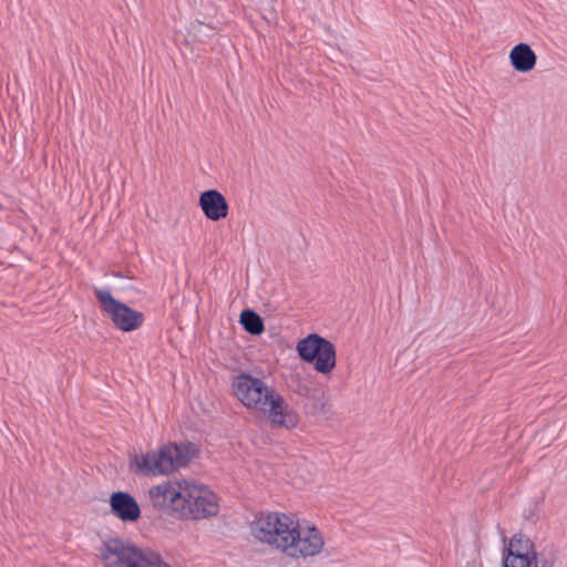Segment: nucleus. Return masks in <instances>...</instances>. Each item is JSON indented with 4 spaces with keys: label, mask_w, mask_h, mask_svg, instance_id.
I'll list each match as a JSON object with an SVG mask.
<instances>
[{
    "label": "nucleus",
    "mask_w": 567,
    "mask_h": 567,
    "mask_svg": "<svg viewBox=\"0 0 567 567\" xmlns=\"http://www.w3.org/2000/svg\"><path fill=\"white\" fill-rule=\"evenodd\" d=\"M296 350L303 362L312 363L315 370L321 374H328L336 368L334 344L318 333H310L299 340Z\"/></svg>",
    "instance_id": "nucleus-5"
},
{
    "label": "nucleus",
    "mask_w": 567,
    "mask_h": 567,
    "mask_svg": "<svg viewBox=\"0 0 567 567\" xmlns=\"http://www.w3.org/2000/svg\"><path fill=\"white\" fill-rule=\"evenodd\" d=\"M324 546L322 533L316 525L301 526L298 522L289 543H285L286 556L295 559L315 557Z\"/></svg>",
    "instance_id": "nucleus-8"
},
{
    "label": "nucleus",
    "mask_w": 567,
    "mask_h": 567,
    "mask_svg": "<svg viewBox=\"0 0 567 567\" xmlns=\"http://www.w3.org/2000/svg\"><path fill=\"white\" fill-rule=\"evenodd\" d=\"M509 60L514 70L527 73L537 62V55L527 43H518L509 52Z\"/></svg>",
    "instance_id": "nucleus-12"
},
{
    "label": "nucleus",
    "mask_w": 567,
    "mask_h": 567,
    "mask_svg": "<svg viewBox=\"0 0 567 567\" xmlns=\"http://www.w3.org/2000/svg\"><path fill=\"white\" fill-rule=\"evenodd\" d=\"M99 553L104 567H171L158 551L121 537L103 540Z\"/></svg>",
    "instance_id": "nucleus-3"
},
{
    "label": "nucleus",
    "mask_w": 567,
    "mask_h": 567,
    "mask_svg": "<svg viewBox=\"0 0 567 567\" xmlns=\"http://www.w3.org/2000/svg\"><path fill=\"white\" fill-rule=\"evenodd\" d=\"M239 322L244 330L252 336H259L265 330L262 318L251 309L241 311Z\"/></svg>",
    "instance_id": "nucleus-13"
},
{
    "label": "nucleus",
    "mask_w": 567,
    "mask_h": 567,
    "mask_svg": "<svg viewBox=\"0 0 567 567\" xmlns=\"http://www.w3.org/2000/svg\"><path fill=\"white\" fill-rule=\"evenodd\" d=\"M198 205L205 217L212 221H218L228 215L229 205L225 196L217 189L203 192L199 195Z\"/></svg>",
    "instance_id": "nucleus-11"
},
{
    "label": "nucleus",
    "mask_w": 567,
    "mask_h": 567,
    "mask_svg": "<svg viewBox=\"0 0 567 567\" xmlns=\"http://www.w3.org/2000/svg\"><path fill=\"white\" fill-rule=\"evenodd\" d=\"M298 522L292 516L284 513H261L250 524V532L259 542L286 554L285 543L290 542V537L298 527Z\"/></svg>",
    "instance_id": "nucleus-4"
},
{
    "label": "nucleus",
    "mask_w": 567,
    "mask_h": 567,
    "mask_svg": "<svg viewBox=\"0 0 567 567\" xmlns=\"http://www.w3.org/2000/svg\"><path fill=\"white\" fill-rule=\"evenodd\" d=\"M153 507L165 514L181 518L182 506L185 504V486H174L171 482L158 484L150 489Z\"/></svg>",
    "instance_id": "nucleus-9"
},
{
    "label": "nucleus",
    "mask_w": 567,
    "mask_h": 567,
    "mask_svg": "<svg viewBox=\"0 0 567 567\" xmlns=\"http://www.w3.org/2000/svg\"><path fill=\"white\" fill-rule=\"evenodd\" d=\"M94 295L100 302L101 310L110 318L116 329L130 332L138 329L144 323V313L115 299L109 288L95 289Z\"/></svg>",
    "instance_id": "nucleus-6"
},
{
    "label": "nucleus",
    "mask_w": 567,
    "mask_h": 567,
    "mask_svg": "<svg viewBox=\"0 0 567 567\" xmlns=\"http://www.w3.org/2000/svg\"><path fill=\"white\" fill-rule=\"evenodd\" d=\"M310 389L308 386H302L299 391L300 394L307 395L309 393Z\"/></svg>",
    "instance_id": "nucleus-16"
},
{
    "label": "nucleus",
    "mask_w": 567,
    "mask_h": 567,
    "mask_svg": "<svg viewBox=\"0 0 567 567\" xmlns=\"http://www.w3.org/2000/svg\"><path fill=\"white\" fill-rule=\"evenodd\" d=\"M205 28H207L209 31H214V28H212L210 25H207L204 22L196 20L190 23L189 32H193L194 35L197 37L204 33Z\"/></svg>",
    "instance_id": "nucleus-14"
},
{
    "label": "nucleus",
    "mask_w": 567,
    "mask_h": 567,
    "mask_svg": "<svg viewBox=\"0 0 567 567\" xmlns=\"http://www.w3.org/2000/svg\"><path fill=\"white\" fill-rule=\"evenodd\" d=\"M198 453L195 443H169L158 451L130 455V468L142 476L169 474L186 466Z\"/></svg>",
    "instance_id": "nucleus-2"
},
{
    "label": "nucleus",
    "mask_w": 567,
    "mask_h": 567,
    "mask_svg": "<svg viewBox=\"0 0 567 567\" xmlns=\"http://www.w3.org/2000/svg\"><path fill=\"white\" fill-rule=\"evenodd\" d=\"M233 392L246 408L268 413L272 424L287 429L297 426L298 414L261 379L240 373L233 379Z\"/></svg>",
    "instance_id": "nucleus-1"
},
{
    "label": "nucleus",
    "mask_w": 567,
    "mask_h": 567,
    "mask_svg": "<svg viewBox=\"0 0 567 567\" xmlns=\"http://www.w3.org/2000/svg\"><path fill=\"white\" fill-rule=\"evenodd\" d=\"M111 512L122 522H136L141 517V507L127 492H113L110 496Z\"/></svg>",
    "instance_id": "nucleus-10"
},
{
    "label": "nucleus",
    "mask_w": 567,
    "mask_h": 567,
    "mask_svg": "<svg viewBox=\"0 0 567 567\" xmlns=\"http://www.w3.org/2000/svg\"><path fill=\"white\" fill-rule=\"evenodd\" d=\"M185 501L182 506V519L215 517L219 512L217 495L206 486L185 483Z\"/></svg>",
    "instance_id": "nucleus-7"
},
{
    "label": "nucleus",
    "mask_w": 567,
    "mask_h": 567,
    "mask_svg": "<svg viewBox=\"0 0 567 567\" xmlns=\"http://www.w3.org/2000/svg\"><path fill=\"white\" fill-rule=\"evenodd\" d=\"M318 403L320 404V409H319L320 412L326 413L324 406H326L327 402L324 401L323 395L318 399Z\"/></svg>",
    "instance_id": "nucleus-15"
}]
</instances>
